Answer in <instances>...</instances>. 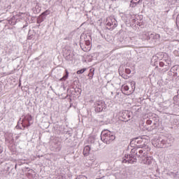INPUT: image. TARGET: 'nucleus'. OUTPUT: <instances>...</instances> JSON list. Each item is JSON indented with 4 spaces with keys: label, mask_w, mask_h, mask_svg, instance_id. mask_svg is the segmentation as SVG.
<instances>
[{
    "label": "nucleus",
    "mask_w": 179,
    "mask_h": 179,
    "mask_svg": "<svg viewBox=\"0 0 179 179\" xmlns=\"http://www.w3.org/2000/svg\"><path fill=\"white\" fill-rule=\"evenodd\" d=\"M147 124L150 125V124H152V120H147Z\"/></svg>",
    "instance_id": "16"
},
{
    "label": "nucleus",
    "mask_w": 179,
    "mask_h": 179,
    "mask_svg": "<svg viewBox=\"0 0 179 179\" xmlns=\"http://www.w3.org/2000/svg\"><path fill=\"white\" fill-rule=\"evenodd\" d=\"M128 162V163H134V162L131 161V160H123L122 163H127Z\"/></svg>",
    "instance_id": "14"
},
{
    "label": "nucleus",
    "mask_w": 179,
    "mask_h": 179,
    "mask_svg": "<svg viewBox=\"0 0 179 179\" xmlns=\"http://www.w3.org/2000/svg\"><path fill=\"white\" fill-rule=\"evenodd\" d=\"M101 139L104 143L109 144L115 140V136L108 130H103L101 134Z\"/></svg>",
    "instance_id": "1"
},
{
    "label": "nucleus",
    "mask_w": 179,
    "mask_h": 179,
    "mask_svg": "<svg viewBox=\"0 0 179 179\" xmlns=\"http://www.w3.org/2000/svg\"><path fill=\"white\" fill-rule=\"evenodd\" d=\"M142 152H143V151H142V150H140V151H139V153H142Z\"/></svg>",
    "instance_id": "18"
},
{
    "label": "nucleus",
    "mask_w": 179,
    "mask_h": 179,
    "mask_svg": "<svg viewBox=\"0 0 179 179\" xmlns=\"http://www.w3.org/2000/svg\"><path fill=\"white\" fill-rule=\"evenodd\" d=\"M0 153H1V151H0Z\"/></svg>",
    "instance_id": "20"
},
{
    "label": "nucleus",
    "mask_w": 179,
    "mask_h": 179,
    "mask_svg": "<svg viewBox=\"0 0 179 179\" xmlns=\"http://www.w3.org/2000/svg\"><path fill=\"white\" fill-rule=\"evenodd\" d=\"M136 87L135 82H131L129 85H127V84L123 85L121 87V90L122 93L129 96V94H132V93L135 92Z\"/></svg>",
    "instance_id": "2"
},
{
    "label": "nucleus",
    "mask_w": 179,
    "mask_h": 179,
    "mask_svg": "<svg viewBox=\"0 0 179 179\" xmlns=\"http://www.w3.org/2000/svg\"><path fill=\"white\" fill-rule=\"evenodd\" d=\"M20 138V136H15V139H19Z\"/></svg>",
    "instance_id": "17"
},
{
    "label": "nucleus",
    "mask_w": 179,
    "mask_h": 179,
    "mask_svg": "<svg viewBox=\"0 0 179 179\" xmlns=\"http://www.w3.org/2000/svg\"><path fill=\"white\" fill-rule=\"evenodd\" d=\"M135 2H136V1H134L131 0V6H132V7L136 6V4H135Z\"/></svg>",
    "instance_id": "13"
},
{
    "label": "nucleus",
    "mask_w": 179,
    "mask_h": 179,
    "mask_svg": "<svg viewBox=\"0 0 179 179\" xmlns=\"http://www.w3.org/2000/svg\"><path fill=\"white\" fill-rule=\"evenodd\" d=\"M12 142H14V140H13V139H12Z\"/></svg>",
    "instance_id": "19"
},
{
    "label": "nucleus",
    "mask_w": 179,
    "mask_h": 179,
    "mask_svg": "<svg viewBox=\"0 0 179 179\" xmlns=\"http://www.w3.org/2000/svg\"><path fill=\"white\" fill-rule=\"evenodd\" d=\"M65 76H64L62 78H60V81L62 82L64 80H66L69 76V72L68 71V69H65Z\"/></svg>",
    "instance_id": "8"
},
{
    "label": "nucleus",
    "mask_w": 179,
    "mask_h": 179,
    "mask_svg": "<svg viewBox=\"0 0 179 179\" xmlns=\"http://www.w3.org/2000/svg\"><path fill=\"white\" fill-rule=\"evenodd\" d=\"M125 72L127 75H129V73H131V69H125Z\"/></svg>",
    "instance_id": "11"
},
{
    "label": "nucleus",
    "mask_w": 179,
    "mask_h": 179,
    "mask_svg": "<svg viewBox=\"0 0 179 179\" xmlns=\"http://www.w3.org/2000/svg\"><path fill=\"white\" fill-rule=\"evenodd\" d=\"M50 15V10H46L45 12L42 13L41 15L38 17V20H37V23L40 24L42 22H43V19H41V16H47Z\"/></svg>",
    "instance_id": "6"
},
{
    "label": "nucleus",
    "mask_w": 179,
    "mask_h": 179,
    "mask_svg": "<svg viewBox=\"0 0 179 179\" xmlns=\"http://www.w3.org/2000/svg\"><path fill=\"white\" fill-rule=\"evenodd\" d=\"M27 121V127H30L33 124V117L31 115H27L23 119V122Z\"/></svg>",
    "instance_id": "4"
},
{
    "label": "nucleus",
    "mask_w": 179,
    "mask_h": 179,
    "mask_svg": "<svg viewBox=\"0 0 179 179\" xmlns=\"http://www.w3.org/2000/svg\"><path fill=\"white\" fill-rule=\"evenodd\" d=\"M85 71H86V69H81V70H78V71H77V74H78V75H80L81 73H83Z\"/></svg>",
    "instance_id": "9"
},
{
    "label": "nucleus",
    "mask_w": 179,
    "mask_h": 179,
    "mask_svg": "<svg viewBox=\"0 0 179 179\" xmlns=\"http://www.w3.org/2000/svg\"><path fill=\"white\" fill-rule=\"evenodd\" d=\"M131 1L135 2V5H138V3H139V1L141 0H131Z\"/></svg>",
    "instance_id": "15"
},
{
    "label": "nucleus",
    "mask_w": 179,
    "mask_h": 179,
    "mask_svg": "<svg viewBox=\"0 0 179 179\" xmlns=\"http://www.w3.org/2000/svg\"><path fill=\"white\" fill-rule=\"evenodd\" d=\"M22 15H24V13H19L17 14L15 16H16V17H20V16H22Z\"/></svg>",
    "instance_id": "12"
},
{
    "label": "nucleus",
    "mask_w": 179,
    "mask_h": 179,
    "mask_svg": "<svg viewBox=\"0 0 179 179\" xmlns=\"http://www.w3.org/2000/svg\"><path fill=\"white\" fill-rule=\"evenodd\" d=\"M85 45L86 47L83 48V50H84L85 52H87V51H90V50H92V43L90 41H86Z\"/></svg>",
    "instance_id": "5"
},
{
    "label": "nucleus",
    "mask_w": 179,
    "mask_h": 179,
    "mask_svg": "<svg viewBox=\"0 0 179 179\" xmlns=\"http://www.w3.org/2000/svg\"><path fill=\"white\" fill-rule=\"evenodd\" d=\"M106 108V103L103 101H99L96 102V106L95 108V111L96 113H101Z\"/></svg>",
    "instance_id": "3"
},
{
    "label": "nucleus",
    "mask_w": 179,
    "mask_h": 179,
    "mask_svg": "<svg viewBox=\"0 0 179 179\" xmlns=\"http://www.w3.org/2000/svg\"><path fill=\"white\" fill-rule=\"evenodd\" d=\"M76 179H87V177L85 176L81 175L79 177L76 178Z\"/></svg>",
    "instance_id": "10"
},
{
    "label": "nucleus",
    "mask_w": 179,
    "mask_h": 179,
    "mask_svg": "<svg viewBox=\"0 0 179 179\" xmlns=\"http://www.w3.org/2000/svg\"><path fill=\"white\" fill-rule=\"evenodd\" d=\"M90 150H91L90 146L86 145L84 148V150L83 152L84 156H89V155H90Z\"/></svg>",
    "instance_id": "7"
}]
</instances>
